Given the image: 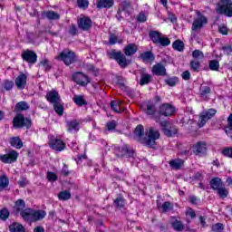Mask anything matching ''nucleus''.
Listing matches in <instances>:
<instances>
[{
	"mask_svg": "<svg viewBox=\"0 0 232 232\" xmlns=\"http://www.w3.org/2000/svg\"><path fill=\"white\" fill-rule=\"evenodd\" d=\"M222 154L228 159H232V148H225L222 151Z\"/></svg>",
	"mask_w": 232,
	"mask_h": 232,
	"instance_id": "13d9d810",
	"label": "nucleus"
},
{
	"mask_svg": "<svg viewBox=\"0 0 232 232\" xmlns=\"http://www.w3.org/2000/svg\"><path fill=\"white\" fill-rule=\"evenodd\" d=\"M110 44H116L117 37L114 34H111L109 38Z\"/></svg>",
	"mask_w": 232,
	"mask_h": 232,
	"instance_id": "774afa93",
	"label": "nucleus"
},
{
	"mask_svg": "<svg viewBox=\"0 0 232 232\" xmlns=\"http://www.w3.org/2000/svg\"><path fill=\"white\" fill-rule=\"evenodd\" d=\"M14 209L16 211V213H19V211H21V213H23V211H24V200L23 199H18L16 202H15V205H14Z\"/></svg>",
	"mask_w": 232,
	"mask_h": 232,
	"instance_id": "f704fd0d",
	"label": "nucleus"
},
{
	"mask_svg": "<svg viewBox=\"0 0 232 232\" xmlns=\"http://www.w3.org/2000/svg\"><path fill=\"white\" fill-rule=\"evenodd\" d=\"M17 159H19V153L15 150H10L6 154L0 155V160L4 164H12L16 162Z\"/></svg>",
	"mask_w": 232,
	"mask_h": 232,
	"instance_id": "1a4fd4ad",
	"label": "nucleus"
},
{
	"mask_svg": "<svg viewBox=\"0 0 232 232\" xmlns=\"http://www.w3.org/2000/svg\"><path fill=\"white\" fill-rule=\"evenodd\" d=\"M140 57L145 63H151V61L155 60V56L153 53H151V52L143 53Z\"/></svg>",
	"mask_w": 232,
	"mask_h": 232,
	"instance_id": "c85d7f7f",
	"label": "nucleus"
},
{
	"mask_svg": "<svg viewBox=\"0 0 232 232\" xmlns=\"http://www.w3.org/2000/svg\"><path fill=\"white\" fill-rule=\"evenodd\" d=\"M58 61H63L64 64L70 66V64H73L75 63V53L71 51L70 49H65L57 56Z\"/></svg>",
	"mask_w": 232,
	"mask_h": 232,
	"instance_id": "20e7f679",
	"label": "nucleus"
},
{
	"mask_svg": "<svg viewBox=\"0 0 232 232\" xmlns=\"http://www.w3.org/2000/svg\"><path fill=\"white\" fill-rule=\"evenodd\" d=\"M152 73H154V75H166V67L160 63H157L152 68Z\"/></svg>",
	"mask_w": 232,
	"mask_h": 232,
	"instance_id": "6ab92c4d",
	"label": "nucleus"
},
{
	"mask_svg": "<svg viewBox=\"0 0 232 232\" xmlns=\"http://www.w3.org/2000/svg\"><path fill=\"white\" fill-rule=\"evenodd\" d=\"M161 208L164 213H167L168 211H171V209H173V204H171L169 201H166L162 204Z\"/></svg>",
	"mask_w": 232,
	"mask_h": 232,
	"instance_id": "a19ab883",
	"label": "nucleus"
},
{
	"mask_svg": "<svg viewBox=\"0 0 232 232\" xmlns=\"http://www.w3.org/2000/svg\"><path fill=\"white\" fill-rule=\"evenodd\" d=\"M111 107L115 113H122L124 110L122 109V102L121 101H116L111 102Z\"/></svg>",
	"mask_w": 232,
	"mask_h": 232,
	"instance_id": "412c9836",
	"label": "nucleus"
},
{
	"mask_svg": "<svg viewBox=\"0 0 232 232\" xmlns=\"http://www.w3.org/2000/svg\"><path fill=\"white\" fill-rule=\"evenodd\" d=\"M150 37L152 40V42H154L156 44H159V41H160V34H159V32L156 31H152L150 33Z\"/></svg>",
	"mask_w": 232,
	"mask_h": 232,
	"instance_id": "c9c22d12",
	"label": "nucleus"
},
{
	"mask_svg": "<svg viewBox=\"0 0 232 232\" xmlns=\"http://www.w3.org/2000/svg\"><path fill=\"white\" fill-rule=\"evenodd\" d=\"M47 179L49 182H55V180H57V174L51 171L47 172Z\"/></svg>",
	"mask_w": 232,
	"mask_h": 232,
	"instance_id": "4d7b16f0",
	"label": "nucleus"
},
{
	"mask_svg": "<svg viewBox=\"0 0 232 232\" xmlns=\"http://www.w3.org/2000/svg\"><path fill=\"white\" fill-rule=\"evenodd\" d=\"M170 224L175 231H182L184 229V225L182 222L175 218H171Z\"/></svg>",
	"mask_w": 232,
	"mask_h": 232,
	"instance_id": "5701e85b",
	"label": "nucleus"
},
{
	"mask_svg": "<svg viewBox=\"0 0 232 232\" xmlns=\"http://www.w3.org/2000/svg\"><path fill=\"white\" fill-rule=\"evenodd\" d=\"M213 232H222L224 231V225L222 223H218L212 226Z\"/></svg>",
	"mask_w": 232,
	"mask_h": 232,
	"instance_id": "3c124183",
	"label": "nucleus"
},
{
	"mask_svg": "<svg viewBox=\"0 0 232 232\" xmlns=\"http://www.w3.org/2000/svg\"><path fill=\"white\" fill-rule=\"evenodd\" d=\"M3 88L6 90V92H10V90L14 88V82L5 80L3 83Z\"/></svg>",
	"mask_w": 232,
	"mask_h": 232,
	"instance_id": "c03bdc74",
	"label": "nucleus"
},
{
	"mask_svg": "<svg viewBox=\"0 0 232 232\" xmlns=\"http://www.w3.org/2000/svg\"><path fill=\"white\" fill-rule=\"evenodd\" d=\"M218 32L222 34V35H227V27H226V25H219Z\"/></svg>",
	"mask_w": 232,
	"mask_h": 232,
	"instance_id": "e2e57ef3",
	"label": "nucleus"
},
{
	"mask_svg": "<svg viewBox=\"0 0 232 232\" xmlns=\"http://www.w3.org/2000/svg\"><path fill=\"white\" fill-rule=\"evenodd\" d=\"M10 217V211L6 208H3L0 210V218L1 220H7V218Z\"/></svg>",
	"mask_w": 232,
	"mask_h": 232,
	"instance_id": "79ce46f5",
	"label": "nucleus"
},
{
	"mask_svg": "<svg viewBox=\"0 0 232 232\" xmlns=\"http://www.w3.org/2000/svg\"><path fill=\"white\" fill-rule=\"evenodd\" d=\"M160 113L164 117H171L175 113V107L171 104L164 103L160 107Z\"/></svg>",
	"mask_w": 232,
	"mask_h": 232,
	"instance_id": "4468645a",
	"label": "nucleus"
},
{
	"mask_svg": "<svg viewBox=\"0 0 232 232\" xmlns=\"http://www.w3.org/2000/svg\"><path fill=\"white\" fill-rule=\"evenodd\" d=\"M72 101L77 106H86V100L82 95H75Z\"/></svg>",
	"mask_w": 232,
	"mask_h": 232,
	"instance_id": "473e14b6",
	"label": "nucleus"
},
{
	"mask_svg": "<svg viewBox=\"0 0 232 232\" xmlns=\"http://www.w3.org/2000/svg\"><path fill=\"white\" fill-rule=\"evenodd\" d=\"M13 124L14 128H30L32 126V121L28 118H24V115L18 114L13 120Z\"/></svg>",
	"mask_w": 232,
	"mask_h": 232,
	"instance_id": "423d86ee",
	"label": "nucleus"
},
{
	"mask_svg": "<svg viewBox=\"0 0 232 232\" xmlns=\"http://www.w3.org/2000/svg\"><path fill=\"white\" fill-rule=\"evenodd\" d=\"M227 122L228 125L227 127L225 128V131L227 135H229V133H231L232 131V114H230L229 117L227 118Z\"/></svg>",
	"mask_w": 232,
	"mask_h": 232,
	"instance_id": "de8ad7c7",
	"label": "nucleus"
},
{
	"mask_svg": "<svg viewBox=\"0 0 232 232\" xmlns=\"http://www.w3.org/2000/svg\"><path fill=\"white\" fill-rule=\"evenodd\" d=\"M40 65L43 66L45 70H50V62L46 58L40 62Z\"/></svg>",
	"mask_w": 232,
	"mask_h": 232,
	"instance_id": "bf43d9fd",
	"label": "nucleus"
},
{
	"mask_svg": "<svg viewBox=\"0 0 232 232\" xmlns=\"http://www.w3.org/2000/svg\"><path fill=\"white\" fill-rule=\"evenodd\" d=\"M216 113L217 111L215 109H209L208 111H203L199 116L198 126L199 128L204 127L208 121H209V119H211Z\"/></svg>",
	"mask_w": 232,
	"mask_h": 232,
	"instance_id": "6e6552de",
	"label": "nucleus"
},
{
	"mask_svg": "<svg viewBox=\"0 0 232 232\" xmlns=\"http://www.w3.org/2000/svg\"><path fill=\"white\" fill-rule=\"evenodd\" d=\"M134 135L138 138L140 142L145 144V146H149V148H153V146L156 144V140L160 137L159 130L150 127L147 131V138L142 139V136L144 135V126L142 125H138L135 128Z\"/></svg>",
	"mask_w": 232,
	"mask_h": 232,
	"instance_id": "f257e3e1",
	"label": "nucleus"
},
{
	"mask_svg": "<svg viewBox=\"0 0 232 232\" xmlns=\"http://www.w3.org/2000/svg\"><path fill=\"white\" fill-rule=\"evenodd\" d=\"M217 191L220 198H227V195H229V191H227V188H224L223 186Z\"/></svg>",
	"mask_w": 232,
	"mask_h": 232,
	"instance_id": "58836bf2",
	"label": "nucleus"
},
{
	"mask_svg": "<svg viewBox=\"0 0 232 232\" xmlns=\"http://www.w3.org/2000/svg\"><path fill=\"white\" fill-rule=\"evenodd\" d=\"M172 48H174V50H176L177 52H184V42L180 40H176L172 44Z\"/></svg>",
	"mask_w": 232,
	"mask_h": 232,
	"instance_id": "2f4dec72",
	"label": "nucleus"
},
{
	"mask_svg": "<svg viewBox=\"0 0 232 232\" xmlns=\"http://www.w3.org/2000/svg\"><path fill=\"white\" fill-rule=\"evenodd\" d=\"M59 200H70L72 198V193L67 190H63L58 194Z\"/></svg>",
	"mask_w": 232,
	"mask_h": 232,
	"instance_id": "72a5a7b5",
	"label": "nucleus"
},
{
	"mask_svg": "<svg viewBox=\"0 0 232 232\" xmlns=\"http://www.w3.org/2000/svg\"><path fill=\"white\" fill-rule=\"evenodd\" d=\"M10 144L11 146H13V148H15L16 150H21V148H23V140H21V138L19 137L11 138Z\"/></svg>",
	"mask_w": 232,
	"mask_h": 232,
	"instance_id": "a878e982",
	"label": "nucleus"
},
{
	"mask_svg": "<svg viewBox=\"0 0 232 232\" xmlns=\"http://www.w3.org/2000/svg\"><path fill=\"white\" fill-rule=\"evenodd\" d=\"M21 217L27 222H37V220H43L46 217V211L25 208L22 211Z\"/></svg>",
	"mask_w": 232,
	"mask_h": 232,
	"instance_id": "f03ea898",
	"label": "nucleus"
},
{
	"mask_svg": "<svg viewBox=\"0 0 232 232\" xmlns=\"http://www.w3.org/2000/svg\"><path fill=\"white\" fill-rule=\"evenodd\" d=\"M46 99L48 102H51L52 104L61 102V96L59 95V92L55 90L48 92L46 94Z\"/></svg>",
	"mask_w": 232,
	"mask_h": 232,
	"instance_id": "2eb2a0df",
	"label": "nucleus"
},
{
	"mask_svg": "<svg viewBox=\"0 0 232 232\" xmlns=\"http://www.w3.org/2000/svg\"><path fill=\"white\" fill-rule=\"evenodd\" d=\"M192 57L194 59H204V53L200 50H195L192 53Z\"/></svg>",
	"mask_w": 232,
	"mask_h": 232,
	"instance_id": "6e6d98bb",
	"label": "nucleus"
},
{
	"mask_svg": "<svg viewBox=\"0 0 232 232\" xmlns=\"http://www.w3.org/2000/svg\"><path fill=\"white\" fill-rule=\"evenodd\" d=\"M85 69L87 70V72H91V73H93V75H97V73H99V69L95 68L93 64H87L85 66Z\"/></svg>",
	"mask_w": 232,
	"mask_h": 232,
	"instance_id": "09e8293b",
	"label": "nucleus"
},
{
	"mask_svg": "<svg viewBox=\"0 0 232 232\" xmlns=\"http://www.w3.org/2000/svg\"><path fill=\"white\" fill-rule=\"evenodd\" d=\"M62 173L65 177H68V175H70V171L68 170V166L67 165H65V164L63 165V167L62 169Z\"/></svg>",
	"mask_w": 232,
	"mask_h": 232,
	"instance_id": "338daca9",
	"label": "nucleus"
},
{
	"mask_svg": "<svg viewBox=\"0 0 232 232\" xmlns=\"http://www.w3.org/2000/svg\"><path fill=\"white\" fill-rule=\"evenodd\" d=\"M137 19L139 23H146V21H148V16H146L144 13H140Z\"/></svg>",
	"mask_w": 232,
	"mask_h": 232,
	"instance_id": "052dcab7",
	"label": "nucleus"
},
{
	"mask_svg": "<svg viewBox=\"0 0 232 232\" xmlns=\"http://www.w3.org/2000/svg\"><path fill=\"white\" fill-rule=\"evenodd\" d=\"M170 43L169 38L160 36L158 44H161V46H169Z\"/></svg>",
	"mask_w": 232,
	"mask_h": 232,
	"instance_id": "8fccbe9b",
	"label": "nucleus"
},
{
	"mask_svg": "<svg viewBox=\"0 0 232 232\" xmlns=\"http://www.w3.org/2000/svg\"><path fill=\"white\" fill-rule=\"evenodd\" d=\"M78 26L82 30H90V28H92V20L88 17L81 18Z\"/></svg>",
	"mask_w": 232,
	"mask_h": 232,
	"instance_id": "a211bd4d",
	"label": "nucleus"
},
{
	"mask_svg": "<svg viewBox=\"0 0 232 232\" xmlns=\"http://www.w3.org/2000/svg\"><path fill=\"white\" fill-rule=\"evenodd\" d=\"M177 82H179V78L177 77L168 78L166 80V84H168L169 86H175Z\"/></svg>",
	"mask_w": 232,
	"mask_h": 232,
	"instance_id": "864d4df0",
	"label": "nucleus"
},
{
	"mask_svg": "<svg viewBox=\"0 0 232 232\" xmlns=\"http://www.w3.org/2000/svg\"><path fill=\"white\" fill-rule=\"evenodd\" d=\"M151 81V75L150 74H141V78L140 81V86H144V84H148Z\"/></svg>",
	"mask_w": 232,
	"mask_h": 232,
	"instance_id": "e433bc0d",
	"label": "nucleus"
},
{
	"mask_svg": "<svg viewBox=\"0 0 232 232\" xmlns=\"http://www.w3.org/2000/svg\"><path fill=\"white\" fill-rule=\"evenodd\" d=\"M24 61L30 64H35L37 63V54L34 51L26 50L22 53Z\"/></svg>",
	"mask_w": 232,
	"mask_h": 232,
	"instance_id": "ddd939ff",
	"label": "nucleus"
},
{
	"mask_svg": "<svg viewBox=\"0 0 232 232\" xmlns=\"http://www.w3.org/2000/svg\"><path fill=\"white\" fill-rule=\"evenodd\" d=\"M139 50V47L135 44H129L128 45L125 46L123 49V52L125 55L130 57V55H135L137 53V51Z\"/></svg>",
	"mask_w": 232,
	"mask_h": 232,
	"instance_id": "f3484780",
	"label": "nucleus"
},
{
	"mask_svg": "<svg viewBox=\"0 0 232 232\" xmlns=\"http://www.w3.org/2000/svg\"><path fill=\"white\" fill-rule=\"evenodd\" d=\"M211 92V88H209L208 86L203 87L201 89V95H208V93H210Z\"/></svg>",
	"mask_w": 232,
	"mask_h": 232,
	"instance_id": "69168bd1",
	"label": "nucleus"
},
{
	"mask_svg": "<svg viewBox=\"0 0 232 232\" xmlns=\"http://www.w3.org/2000/svg\"><path fill=\"white\" fill-rule=\"evenodd\" d=\"M187 217H190V218H195L197 217V214L195 213V210L192 208H188L186 212Z\"/></svg>",
	"mask_w": 232,
	"mask_h": 232,
	"instance_id": "0e129e2a",
	"label": "nucleus"
},
{
	"mask_svg": "<svg viewBox=\"0 0 232 232\" xmlns=\"http://www.w3.org/2000/svg\"><path fill=\"white\" fill-rule=\"evenodd\" d=\"M106 128L108 131H114L115 128H117V121H108L106 123Z\"/></svg>",
	"mask_w": 232,
	"mask_h": 232,
	"instance_id": "49530a36",
	"label": "nucleus"
},
{
	"mask_svg": "<svg viewBox=\"0 0 232 232\" xmlns=\"http://www.w3.org/2000/svg\"><path fill=\"white\" fill-rule=\"evenodd\" d=\"M160 124L162 128V131L167 137H173V135L177 133V129H175L174 127H171L169 122L165 121L160 122Z\"/></svg>",
	"mask_w": 232,
	"mask_h": 232,
	"instance_id": "f8f14e48",
	"label": "nucleus"
},
{
	"mask_svg": "<svg viewBox=\"0 0 232 232\" xmlns=\"http://www.w3.org/2000/svg\"><path fill=\"white\" fill-rule=\"evenodd\" d=\"M147 113L148 115H153L155 113V106L153 104L147 105Z\"/></svg>",
	"mask_w": 232,
	"mask_h": 232,
	"instance_id": "680f3d73",
	"label": "nucleus"
},
{
	"mask_svg": "<svg viewBox=\"0 0 232 232\" xmlns=\"http://www.w3.org/2000/svg\"><path fill=\"white\" fill-rule=\"evenodd\" d=\"M49 146L54 151H63L66 148L64 141L59 139H55L53 136H50Z\"/></svg>",
	"mask_w": 232,
	"mask_h": 232,
	"instance_id": "9d476101",
	"label": "nucleus"
},
{
	"mask_svg": "<svg viewBox=\"0 0 232 232\" xmlns=\"http://www.w3.org/2000/svg\"><path fill=\"white\" fill-rule=\"evenodd\" d=\"M209 69L213 72H218V68H220V64L217 60H211L208 63Z\"/></svg>",
	"mask_w": 232,
	"mask_h": 232,
	"instance_id": "4c0bfd02",
	"label": "nucleus"
},
{
	"mask_svg": "<svg viewBox=\"0 0 232 232\" xmlns=\"http://www.w3.org/2000/svg\"><path fill=\"white\" fill-rule=\"evenodd\" d=\"M113 0H98L97 8H111Z\"/></svg>",
	"mask_w": 232,
	"mask_h": 232,
	"instance_id": "393cba45",
	"label": "nucleus"
},
{
	"mask_svg": "<svg viewBox=\"0 0 232 232\" xmlns=\"http://www.w3.org/2000/svg\"><path fill=\"white\" fill-rule=\"evenodd\" d=\"M223 186L222 179L220 178H214L210 180V188L212 189L218 190Z\"/></svg>",
	"mask_w": 232,
	"mask_h": 232,
	"instance_id": "b1692460",
	"label": "nucleus"
},
{
	"mask_svg": "<svg viewBox=\"0 0 232 232\" xmlns=\"http://www.w3.org/2000/svg\"><path fill=\"white\" fill-rule=\"evenodd\" d=\"M8 184H9V180H8V178H6V176L0 177V188L2 189H5V188H6Z\"/></svg>",
	"mask_w": 232,
	"mask_h": 232,
	"instance_id": "37998d69",
	"label": "nucleus"
},
{
	"mask_svg": "<svg viewBox=\"0 0 232 232\" xmlns=\"http://www.w3.org/2000/svg\"><path fill=\"white\" fill-rule=\"evenodd\" d=\"M10 232H24V227L19 223H12L9 226Z\"/></svg>",
	"mask_w": 232,
	"mask_h": 232,
	"instance_id": "cd10ccee",
	"label": "nucleus"
},
{
	"mask_svg": "<svg viewBox=\"0 0 232 232\" xmlns=\"http://www.w3.org/2000/svg\"><path fill=\"white\" fill-rule=\"evenodd\" d=\"M196 14L197 17L194 19L192 24L193 32H197L208 24V18L206 16H204L199 11H197Z\"/></svg>",
	"mask_w": 232,
	"mask_h": 232,
	"instance_id": "39448f33",
	"label": "nucleus"
},
{
	"mask_svg": "<svg viewBox=\"0 0 232 232\" xmlns=\"http://www.w3.org/2000/svg\"><path fill=\"white\" fill-rule=\"evenodd\" d=\"M72 79L80 86H86L90 82V78L82 72H75L72 75Z\"/></svg>",
	"mask_w": 232,
	"mask_h": 232,
	"instance_id": "9b49d317",
	"label": "nucleus"
},
{
	"mask_svg": "<svg viewBox=\"0 0 232 232\" xmlns=\"http://www.w3.org/2000/svg\"><path fill=\"white\" fill-rule=\"evenodd\" d=\"M216 10L218 14H224L227 17H232V0H220Z\"/></svg>",
	"mask_w": 232,
	"mask_h": 232,
	"instance_id": "7ed1b4c3",
	"label": "nucleus"
},
{
	"mask_svg": "<svg viewBox=\"0 0 232 232\" xmlns=\"http://www.w3.org/2000/svg\"><path fill=\"white\" fill-rule=\"evenodd\" d=\"M77 5L82 10H86L90 6V2L88 0H77Z\"/></svg>",
	"mask_w": 232,
	"mask_h": 232,
	"instance_id": "ea45409f",
	"label": "nucleus"
},
{
	"mask_svg": "<svg viewBox=\"0 0 232 232\" xmlns=\"http://www.w3.org/2000/svg\"><path fill=\"white\" fill-rule=\"evenodd\" d=\"M172 169H180L184 166V161L181 159H175L169 162Z\"/></svg>",
	"mask_w": 232,
	"mask_h": 232,
	"instance_id": "4be33fe9",
	"label": "nucleus"
},
{
	"mask_svg": "<svg viewBox=\"0 0 232 232\" xmlns=\"http://www.w3.org/2000/svg\"><path fill=\"white\" fill-rule=\"evenodd\" d=\"M27 79L28 76H26L24 73L18 75V77L14 80L16 88H18V90H24Z\"/></svg>",
	"mask_w": 232,
	"mask_h": 232,
	"instance_id": "dca6fc26",
	"label": "nucleus"
},
{
	"mask_svg": "<svg viewBox=\"0 0 232 232\" xmlns=\"http://www.w3.org/2000/svg\"><path fill=\"white\" fill-rule=\"evenodd\" d=\"M206 143H197L194 147V153L197 155H204L207 151Z\"/></svg>",
	"mask_w": 232,
	"mask_h": 232,
	"instance_id": "aec40b11",
	"label": "nucleus"
},
{
	"mask_svg": "<svg viewBox=\"0 0 232 232\" xmlns=\"http://www.w3.org/2000/svg\"><path fill=\"white\" fill-rule=\"evenodd\" d=\"M46 18L47 19H51V20H55V19H59V14L53 12V11H49L45 14Z\"/></svg>",
	"mask_w": 232,
	"mask_h": 232,
	"instance_id": "a18cd8bd",
	"label": "nucleus"
},
{
	"mask_svg": "<svg viewBox=\"0 0 232 232\" xmlns=\"http://www.w3.org/2000/svg\"><path fill=\"white\" fill-rule=\"evenodd\" d=\"M29 108H30V106L28 105V103L26 102H19L15 105L16 111H26V110H28Z\"/></svg>",
	"mask_w": 232,
	"mask_h": 232,
	"instance_id": "7c9ffc66",
	"label": "nucleus"
},
{
	"mask_svg": "<svg viewBox=\"0 0 232 232\" xmlns=\"http://www.w3.org/2000/svg\"><path fill=\"white\" fill-rule=\"evenodd\" d=\"M80 125L76 120L67 121L68 131H79Z\"/></svg>",
	"mask_w": 232,
	"mask_h": 232,
	"instance_id": "bb28decb",
	"label": "nucleus"
},
{
	"mask_svg": "<svg viewBox=\"0 0 232 232\" xmlns=\"http://www.w3.org/2000/svg\"><path fill=\"white\" fill-rule=\"evenodd\" d=\"M190 68L193 70V72H198V70H200V63L198 61H192L190 63Z\"/></svg>",
	"mask_w": 232,
	"mask_h": 232,
	"instance_id": "5fc2aeb1",
	"label": "nucleus"
},
{
	"mask_svg": "<svg viewBox=\"0 0 232 232\" xmlns=\"http://www.w3.org/2000/svg\"><path fill=\"white\" fill-rule=\"evenodd\" d=\"M53 109L54 111L60 116L63 115V113H64V105L61 103V102L53 103Z\"/></svg>",
	"mask_w": 232,
	"mask_h": 232,
	"instance_id": "c756f323",
	"label": "nucleus"
},
{
	"mask_svg": "<svg viewBox=\"0 0 232 232\" xmlns=\"http://www.w3.org/2000/svg\"><path fill=\"white\" fill-rule=\"evenodd\" d=\"M114 204L117 208H124L126 201L122 198H118L114 200Z\"/></svg>",
	"mask_w": 232,
	"mask_h": 232,
	"instance_id": "603ef678",
	"label": "nucleus"
},
{
	"mask_svg": "<svg viewBox=\"0 0 232 232\" xmlns=\"http://www.w3.org/2000/svg\"><path fill=\"white\" fill-rule=\"evenodd\" d=\"M109 57L111 59H115L121 68H126V66H128V60L121 52L111 51L109 53Z\"/></svg>",
	"mask_w": 232,
	"mask_h": 232,
	"instance_id": "0eeeda50",
	"label": "nucleus"
}]
</instances>
